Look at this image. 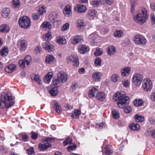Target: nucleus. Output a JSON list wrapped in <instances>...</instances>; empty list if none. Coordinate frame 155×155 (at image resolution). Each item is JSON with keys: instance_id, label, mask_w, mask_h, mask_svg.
<instances>
[{"instance_id": "1", "label": "nucleus", "mask_w": 155, "mask_h": 155, "mask_svg": "<svg viewBox=\"0 0 155 155\" xmlns=\"http://www.w3.org/2000/svg\"><path fill=\"white\" fill-rule=\"evenodd\" d=\"M113 99L115 101H118L117 104L120 108H123L130 101L129 97L126 96L125 92L123 91L116 92L113 96Z\"/></svg>"}, {"instance_id": "2", "label": "nucleus", "mask_w": 155, "mask_h": 155, "mask_svg": "<svg viewBox=\"0 0 155 155\" xmlns=\"http://www.w3.org/2000/svg\"><path fill=\"white\" fill-rule=\"evenodd\" d=\"M0 99V107L2 108H4L5 107L6 108H9L15 103L13 97L9 92L2 95Z\"/></svg>"}, {"instance_id": "3", "label": "nucleus", "mask_w": 155, "mask_h": 155, "mask_svg": "<svg viewBox=\"0 0 155 155\" xmlns=\"http://www.w3.org/2000/svg\"><path fill=\"white\" fill-rule=\"evenodd\" d=\"M148 17L147 10L144 7H141L139 8L138 13L134 16V19L135 22L141 25L146 21Z\"/></svg>"}, {"instance_id": "4", "label": "nucleus", "mask_w": 155, "mask_h": 155, "mask_svg": "<svg viewBox=\"0 0 155 155\" xmlns=\"http://www.w3.org/2000/svg\"><path fill=\"white\" fill-rule=\"evenodd\" d=\"M19 23L20 27L26 29L30 26L31 22L29 17L24 16L20 18L19 19Z\"/></svg>"}, {"instance_id": "5", "label": "nucleus", "mask_w": 155, "mask_h": 155, "mask_svg": "<svg viewBox=\"0 0 155 155\" xmlns=\"http://www.w3.org/2000/svg\"><path fill=\"white\" fill-rule=\"evenodd\" d=\"M133 40L134 43L138 45H144L147 42V40L145 37L139 34L135 35Z\"/></svg>"}, {"instance_id": "6", "label": "nucleus", "mask_w": 155, "mask_h": 155, "mask_svg": "<svg viewBox=\"0 0 155 155\" xmlns=\"http://www.w3.org/2000/svg\"><path fill=\"white\" fill-rule=\"evenodd\" d=\"M142 86L145 91H150L152 88V82L149 78L145 79L143 82Z\"/></svg>"}, {"instance_id": "7", "label": "nucleus", "mask_w": 155, "mask_h": 155, "mask_svg": "<svg viewBox=\"0 0 155 155\" xmlns=\"http://www.w3.org/2000/svg\"><path fill=\"white\" fill-rule=\"evenodd\" d=\"M143 77L140 74H134L132 78V82L134 84L137 86H139L141 84L143 80Z\"/></svg>"}, {"instance_id": "8", "label": "nucleus", "mask_w": 155, "mask_h": 155, "mask_svg": "<svg viewBox=\"0 0 155 155\" xmlns=\"http://www.w3.org/2000/svg\"><path fill=\"white\" fill-rule=\"evenodd\" d=\"M67 61L68 63L73 62L74 66L77 67L79 64L78 57L75 54H72L67 58Z\"/></svg>"}, {"instance_id": "9", "label": "nucleus", "mask_w": 155, "mask_h": 155, "mask_svg": "<svg viewBox=\"0 0 155 155\" xmlns=\"http://www.w3.org/2000/svg\"><path fill=\"white\" fill-rule=\"evenodd\" d=\"M74 9L76 12L82 13L86 11L87 7L83 4H78L74 6Z\"/></svg>"}, {"instance_id": "10", "label": "nucleus", "mask_w": 155, "mask_h": 155, "mask_svg": "<svg viewBox=\"0 0 155 155\" xmlns=\"http://www.w3.org/2000/svg\"><path fill=\"white\" fill-rule=\"evenodd\" d=\"M43 48L45 50H47L50 53L54 50V46L51 45L49 42L46 41L42 44Z\"/></svg>"}, {"instance_id": "11", "label": "nucleus", "mask_w": 155, "mask_h": 155, "mask_svg": "<svg viewBox=\"0 0 155 155\" xmlns=\"http://www.w3.org/2000/svg\"><path fill=\"white\" fill-rule=\"evenodd\" d=\"M131 69L129 67H126L122 68L121 70V72L123 77L128 76L130 74Z\"/></svg>"}, {"instance_id": "12", "label": "nucleus", "mask_w": 155, "mask_h": 155, "mask_svg": "<svg viewBox=\"0 0 155 155\" xmlns=\"http://www.w3.org/2000/svg\"><path fill=\"white\" fill-rule=\"evenodd\" d=\"M63 83L65 82L68 78L67 75L63 72H60L58 74L57 76Z\"/></svg>"}, {"instance_id": "13", "label": "nucleus", "mask_w": 155, "mask_h": 155, "mask_svg": "<svg viewBox=\"0 0 155 155\" xmlns=\"http://www.w3.org/2000/svg\"><path fill=\"white\" fill-rule=\"evenodd\" d=\"M55 59L52 54H48L45 57V61L48 64H52L55 62Z\"/></svg>"}, {"instance_id": "14", "label": "nucleus", "mask_w": 155, "mask_h": 155, "mask_svg": "<svg viewBox=\"0 0 155 155\" xmlns=\"http://www.w3.org/2000/svg\"><path fill=\"white\" fill-rule=\"evenodd\" d=\"M51 146L50 143H40L38 146V149L41 151H43L47 149Z\"/></svg>"}, {"instance_id": "15", "label": "nucleus", "mask_w": 155, "mask_h": 155, "mask_svg": "<svg viewBox=\"0 0 155 155\" xmlns=\"http://www.w3.org/2000/svg\"><path fill=\"white\" fill-rule=\"evenodd\" d=\"M18 46L21 51H25L27 48V44L25 43V41L22 40L18 42Z\"/></svg>"}, {"instance_id": "16", "label": "nucleus", "mask_w": 155, "mask_h": 155, "mask_svg": "<svg viewBox=\"0 0 155 155\" xmlns=\"http://www.w3.org/2000/svg\"><path fill=\"white\" fill-rule=\"evenodd\" d=\"M53 84L54 87H59L62 84V82L58 77H54L52 80Z\"/></svg>"}, {"instance_id": "17", "label": "nucleus", "mask_w": 155, "mask_h": 155, "mask_svg": "<svg viewBox=\"0 0 155 155\" xmlns=\"http://www.w3.org/2000/svg\"><path fill=\"white\" fill-rule=\"evenodd\" d=\"M63 13L65 15L68 16L71 14V7L69 5H67L64 8Z\"/></svg>"}, {"instance_id": "18", "label": "nucleus", "mask_w": 155, "mask_h": 155, "mask_svg": "<svg viewBox=\"0 0 155 155\" xmlns=\"http://www.w3.org/2000/svg\"><path fill=\"white\" fill-rule=\"evenodd\" d=\"M31 78L32 80L35 81L38 84H41V81L40 78V76L39 75L32 74L31 76Z\"/></svg>"}, {"instance_id": "19", "label": "nucleus", "mask_w": 155, "mask_h": 155, "mask_svg": "<svg viewBox=\"0 0 155 155\" xmlns=\"http://www.w3.org/2000/svg\"><path fill=\"white\" fill-rule=\"evenodd\" d=\"M129 127L131 130L137 131L140 129V125L137 124L132 123L129 125Z\"/></svg>"}, {"instance_id": "20", "label": "nucleus", "mask_w": 155, "mask_h": 155, "mask_svg": "<svg viewBox=\"0 0 155 155\" xmlns=\"http://www.w3.org/2000/svg\"><path fill=\"white\" fill-rule=\"evenodd\" d=\"M107 54L109 55H112L116 53V48L113 45H110L107 49Z\"/></svg>"}, {"instance_id": "21", "label": "nucleus", "mask_w": 155, "mask_h": 155, "mask_svg": "<svg viewBox=\"0 0 155 155\" xmlns=\"http://www.w3.org/2000/svg\"><path fill=\"white\" fill-rule=\"evenodd\" d=\"M16 67V66L15 65L13 64H11L6 66L5 69V70L8 73H11L15 70Z\"/></svg>"}, {"instance_id": "22", "label": "nucleus", "mask_w": 155, "mask_h": 155, "mask_svg": "<svg viewBox=\"0 0 155 155\" xmlns=\"http://www.w3.org/2000/svg\"><path fill=\"white\" fill-rule=\"evenodd\" d=\"M89 51V48L88 47L85 45H83L79 47L78 51L81 54H84L88 51Z\"/></svg>"}, {"instance_id": "23", "label": "nucleus", "mask_w": 155, "mask_h": 155, "mask_svg": "<svg viewBox=\"0 0 155 155\" xmlns=\"http://www.w3.org/2000/svg\"><path fill=\"white\" fill-rule=\"evenodd\" d=\"M102 76V73L97 72L93 73L92 75V77L95 81H98L100 80Z\"/></svg>"}, {"instance_id": "24", "label": "nucleus", "mask_w": 155, "mask_h": 155, "mask_svg": "<svg viewBox=\"0 0 155 155\" xmlns=\"http://www.w3.org/2000/svg\"><path fill=\"white\" fill-rule=\"evenodd\" d=\"M98 92V90L96 88L93 87L89 91V96L90 97H96Z\"/></svg>"}, {"instance_id": "25", "label": "nucleus", "mask_w": 155, "mask_h": 155, "mask_svg": "<svg viewBox=\"0 0 155 155\" xmlns=\"http://www.w3.org/2000/svg\"><path fill=\"white\" fill-rule=\"evenodd\" d=\"M97 13L94 9L89 10L87 13V15L89 18L94 19Z\"/></svg>"}, {"instance_id": "26", "label": "nucleus", "mask_w": 155, "mask_h": 155, "mask_svg": "<svg viewBox=\"0 0 155 155\" xmlns=\"http://www.w3.org/2000/svg\"><path fill=\"white\" fill-rule=\"evenodd\" d=\"M78 28L80 30H83L85 27V24L83 20H79L77 21Z\"/></svg>"}, {"instance_id": "27", "label": "nucleus", "mask_w": 155, "mask_h": 155, "mask_svg": "<svg viewBox=\"0 0 155 155\" xmlns=\"http://www.w3.org/2000/svg\"><path fill=\"white\" fill-rule=\"evenodd\" d=\"M10 13V9L8 8H4L2 11V15L4 18L8 17Z\"/></svg>"}, {"instance_id": "28", "label": "nucleus", "mask_w": 155, "mask_h": 155, "mask_svg": "<svg viewBox=\"0 0 155 155\" xmlns=\"http://www.w3.org/2000/svg\"><path fill=\"white\" fill-rule=\"evenodd\" d=\"M96 98L100 101H103L105 99V94L102 92H98L96 96Z\"/></svg>"}, {"instance_id": "29", "label": "nucleus", "mask_w": 155, "mask_h": 155, "mask_svg": "<svg viewBox=\"0 0 155 155\" xmlns=\"http://www.w3.org/2000/svg\"><path fill=\"white\" fill-rule=\"evenodd\" d=\"M9 31V28L6 24L2 25L0 26V32L3 33H7Z\"/></svg>"}, {"instance_id": "30", "label": "nucleus", "mask_w": 155, "mask_h": 155, "mask_svg": "<svg viewBox=\"0 0 155 155\" xmlns=\"http://www.w3.org/2000/svg\"><path fill=\"white\" fill-rule=\"evenodd\" d=\"M82 36L78 35L75 36L72 40V43L74 44H76L82 40Z\"/></svg>"}, {"instance_id": "31", "label": "nucleus", "mask_w": 155, "mask_h": 155, "mask_svg": "<svg viewBox=\"0 0 155 155\" xmlns=\"http://www.w3.org/2000/svg\"><path fill=\"white\" fill-rule=\"evenodd\" d=\"M48 91L51 95L53 96H56L58 92L57 87H55L52 88L51 89H49Z\"/></svg>"}, {"instance_id": "32", "label": "nucleus", "mask_w": 155, "mask_h": 155, "mask_svg": "<svg viewBox=\"0 0 155 155\" xmlns=\"http://www.w3.org/2000/svg\"><path fill=\"white\" fill-rule=\"evenodd\" d=\"M57 42L60 45H63L66 43L65 39L61 36H57L56 37Z\"/></svg>"}, {"instance_id": "33", "label": "nucleus", "mask_w": 155, "mask_h": 155, "mask_svg": "<svg viewBox=\"0 0 155 155\" xmlns=\"http://www.w3.org/2000/svg\"><path fill=\"white\" fill-rule=\"evenodd\" d=\"M53 76L52 72H49L44 78L45 81L47 82H50Z\"/></svg>"}, {"instance_id": "34", "label": "nucleus", "mask_w": 155, "mask_h": 155, "mask_svg": "<svg viewBox=\"0 0 155 155\" xmlns=\"http://www.w3.org/2000/svg\"><path fill=\"white\" fill-rule=\"evenodd\" d=\"M12 6L13 8H19L20 6V2L19 0H12Z\"/></svg>"}, {"instance_id": "35", "label": "nucleus", "mask_w": 155, "mask_h": 155, "mask_svg": "<svg viewBox=\"0 0 155 155\" xmlns=\"http://www.w3.org/2000/svg\"><path fill=\"white\" fill-rule=\"evenodd\" d=\"M134 118L136 122H142L144 119L143 116L139 114L135 115Z\"/></svg>"}, {"instance_id": "36", "label": "nucleus", "mask_w": 155, "mask_h": 155, "mask_svg": "<svg viewBox=\"0 0 155 155\" xmlns=\"http://www.w3.org/2000/svg\"><path fill=\"white\" fill-rule=\"evenodd\" d=\"M80 111L79 110H74V111L73 113H72L71 117L72 118H76L78 119L81 114Z\"/></svg>"}, {"instance_id": "37", "label": "nucleus", "mask_w": 155, "mask_h": 155, "mask_svg": "<svg viewBox=\"0 0 155 155\" xmlns=\"http://www.w3.org/2000/svg\"><path fill=\"white\" fill-rule=\"evenodd\" d=\"M112 117L114 119H117L119 118L120 114L118 110H112Z\"/></svg>"}, {"instance_id": "38", "label": "nucleus", "mask_w": 155, "mask_h": 155, "mask_svg": "<svg viewBox=\"0 0 155 155\" xmlns=\"http://www.w3.org/2000/svg\"><path fill=\"white\" fill-rule=\"evenodd\" d=\"M143 103V101L141 99H135L134 101V105L136 107H139L142 105Z\"/></svg>"}, {"instance_id": "39", "label": "nucleus", "mask_w": 155, "mask_h": 155, "mask_svg": "<svg viewBox=\"0 0 155 155\" xmlns=\"http://www.w3.org/2000/svg\"><path fill=\"white\" fill-rule=\"evenodd\" d=\"M43 28L46 29H50L51 28V25L48 22H44L41 25Z\"/></svg>"}, {"instance_id": "40", "label": "nucleus", "mask_w": 155, "mask_h": 155, "mask_svg": "<svg viewBox=\"0 0 155 155\" xmlns=\"http://www.w3.org/2000/svg\"><path fill=\"white\" fill-rule=\"evenodd\" d=\"M57 18V15L55 12L51 13L49 16V20L51 22H52L54 19Z\"/></svg>"}, {"instance_id": "41", "label": "nucleus", "mask_w": 155, "mask_h": 155, "mask_svg": "<svg viewBox=\"0 0 155 155\" xmlns=\"http://www.w3.org/2000/svg\"><path fill=\"white\" fill-rule=\"evenodd\" d=\"M123 35V32L121 30H116L114 33V36L116 38L121 37Z\"/></svg>"}, {"instance_id": "42", "label": "nucleus", "mask_w": 155, "mask_h": 155, "mask_svg": "<svg viewBox=\"0 0 155 155\" xmlns=\"http://www.w3.org/2000/svg\"><path fill=\"white\" fill-rule=\"evenodd\" d=\"M43 37L45 41H48L50 40L51 39L52 36L51 33L49 32L43 35Z\"/></svg>"}, {"instance_id": "43", "label": "nucleus", "mask_w": 155, "mask_h": 155, "mask_svg": "<svg viewBox=\"0 0 155 155\" xmlns=\"http://www.w3.org/2000/svg\"><path fill=\"white\" fill-rule=\"evenodd\" d=\"M54 105L56 112L58 113H61L62 111V110L61 106L57 103H55L54 104Z\"/></svg>"}, {"instance_id": "44", "label": "nucleus", "mask_w": 155, "mask_h": 155, "mask_svg": "<svg viewBox=\"0 0 155 155\" xmlns=\"http://www.w3.org/2000/svg\"><path fill=\"white\" fill-rule=\"evenodd\" d=\"M8 52V49L7 48L5 47L3 48L0 51V54L1 55L4 57L6 55Z\"/></svg>"}, {"instance_id": "45", "label": "nucleus", "mask_w": 155, "mask_h": 155, "mask_svg": "<svg viewBox=\"0 0 155 155\" xmlns=\"http://www.w3.org/2000/svg\"><path fill=\"white\" fill-rule=\"evenodd\" d=\"M119 78V76L116 74H113L111 76V80L114 82H116L118 81Z\"/></svg>"}, {"instance_id": "46", "label": "nucleus", "mask_w": 155, "mask_h": 155, "mask_svg": "<svg viewBox=\"0 0 155 155\" xmlns=\"http://www.w3.org/2000/svg\"><path fill=\"white\" fill-rule=\"evenodd\" d=\"M103 53V51L100 48H97L96 51L94 52V54L96 56L101 55Z\"/></svg>"}, {"instance_id": "47", "label": "nucleus", "mask_w": 155, "mask_h": 155, "mask_svg": "<svg viewBox=\"0 0 155 155\" xmlns=\"http://www.w3.org/2000/svg\"><path fill=\"white\" fill-rule=\"evenodd\" d=\"M72 139L70 137L66 138L65 141L63 142V144L64 146H67L68 144H70L71 143Z\"/></svg>"}, {"instance_id": "48", "label": "nucleus", "mask_w": 155, "mask_h": 155, "mask_svg": "<svg viewBox=\"0 0 155 155\" xmlns=\"http://www.w3.org/2000/svg\"><path fill=\"white\" fill-rule=\"evenodd\" d=\"M94 64L96 66H101V59L99 58H97L95 59Z\"/></svg>"}, {"instance_id": "49", "label": "nucleus", "mask_w": 155, "mask_h": 155, "mask_svg": "<svg viewBox=\"0 0 155 155\" xmlns=\"http://www.w3.org/2000/svg\"><path fill=\"white\" fill-rule=\"evenodd\" d=\"M25 61L26 63V64L27 65H29L31 61V57L29 55L26 56L25 58Z\"/></svg>"}, {"instance_id": "50", "label": "nucleus", "mask_w": 155, "mask_h": 155, "mask_svg": "<svg viewBox=\"0 0 155 155\" xmlns=\"http://www.w3.org/2000/svg\"><path fill=\"white\" fill-rule=\"evenodd\" d=\"M125 106L123 108H124V111L126 113H129L132 110V108L130 106H128L125 107Z\"/></svg>"}, {"instance_id": "51", "label": "nucleus", "mask_w": 155, "mask_h": 155, "mask_svg": "<svg viewBox=\"0 0 155 155\" xmlns=\"http://www.w3.org/2000/svg\"><path fill=\"white\" fill-rule=\"evenodd\" d=\"M26 151L28 154L29 155H35V152L33 147H31L28 149Z\"/></svg>"}, {"instance_id": "52", "label": "nucleus", "mask_w": 155, "mask_h": 155, "mask_svg": "<svg viewBox=\"0 0 155 155\" xmlns=\"http://www.w3.org/2000/svg\"><path fill=\"white\" fill-rule=\"evenodd\" d=\"M90 4L94 7H97L98 6H99L100 5V2L99 0H94L91 2H90Z\"/></svg>"}, {"instance_id": "53", "label": "nucleus", "mask_w": 155, "mask_h": 155, "mask_svg": "<svg viewBox=\"0 0 155 155\" xmlns=\"http://www.w3.org/2000/svg\"><path fill=\"white\" fill-rule=\"evenodd\" d=\"M55 140L54 138H52V137H46L44 140V142H46L47 143H50L51 142H54Z\"/></svg>"}, {"instance_id": "54", "label": "nucleus", "mask_w": 155, "mask_h": 155, "mask_svg": "<svg viewBox=\"0 0 155 155\" xmlns=\"http://www.w3.org/2000/svg\"><path fill=\"white\" fill-rule=\"evenodd\" d=\"M111 147V146L109 145L106 147L105 152L107 155H110L112 153V150L110 149Z\"/></svg>"}, {"instance_id": "55", "label": "nucleus", "mask_w": 155, "mask_h": 155, "mask_svg": "<svg viewBox=\"0 0 155 155\" xmlns=\"http://www.w3.org/2000/svg\"><path fill=\"white\" fill-rule=\"evenodd\" d=\"M69 24L68 23L65 24L62 26L61 30L63 31H66L69 28Z\"/></svg>"}, {"instance_id": "56", "label": "nucleus", "mask_w": 155, "mask_h": 155, "mask_svg": "<svg viewBox=\"0 0 155 155\" xmlns=\"http://www.w3.org/2000/svg\"><path fill=\"white\" fill-rule=\"evenodd\" d=\"M78 85L77 83L74 82L71 85L70 89L73 91H75L78 88Z\"/></svg>"}, {"instance_id": "57", "label": "nucleus", "mask_w": 155, "mask_h": 155, "mask_svg": "<svg viewBox=\"0 0 155 155\" xmlns=\"http://www.w3.org/2000/svg\"><path fill=\"white\" fill-rule=\"evenodd\" d=\"M25 61L21 60L19 61L18 64L21 68L23 69L25 67Z\"/></svg>"}, {"instance_id": "58", "label": "nucleus", "mask_w": 155, "mask_h": 155, "mask_svg": "<svg viewBox=\"0 0 155 155\" xmlns=\"http://www.w3.org/2000/svg\"><path fill=\"white\" fill-rule=\"evenodd\" d=\"M77 147L76 145L74 144L72 146H68L67 148V150L69 152H71L74 150Z\"/></svg>"}, {"instance_id": "59", "label": "nucleus", "mask_w": 155, "mask_h": 155, "mask_svg": "<svg viewBox=\"0 0 155 155\" xmlns=\"http://www.w3.org/2000/svg\"><path fill=\"white\" fill-rule=\"evenodd\" d=\"M45 8L43 6L40 7L38 9V12L41 15H43L45 12Z\"/></svg>"}, {"instance_id": "60", "label": "nucleus", "mask_w": 155, "mask_h": 155, "mask_svg": "<svg viewBox=\"0 0 155 155\" xmlns=\"http://www.w3.org/2000/svg\"><path fill=\"white\" fill-rule=\"evenodd\" d=\"M151 21L153 25L155 24V17L154 14H151L150 15Z\"/></svg>"}, {"instance_id": "61", "label": "nucleus", "mask_w": 155, "mask_h": 155, "mask_svg": "<svg viewBox=\"0 0 155 155\" xmlns=\"http://www.w3.org/2000/svg\"><path fill=\"white\" fill-rule=\"evenodd\" d=\"M38 134L36 133L32 132L31 133V137L34 140L36 139L37 138Z\"/></svg>"}, {"instance_id": "62", "label": "nucleus", "mask_w": 155, "mask_h": 155, "mask_svg": "<svg viewBox=\"0 0 155 155\" xmlns=\"http://www.w3.org/2000/svg\"><path fill=\"white\" fill-rule=\"evenodd\" d=\"M122 84L125 87H127L129 85L128 81L127 80H125L122 81Z\"/></svg>"}, {"instance_id": "63", "label": "nucleus", "mask_w": 155, "mask_h": 155, "mask_svg": "<svg viewBox=\"0 0 155 155\" xmlns=\"http://www.w3.org/2000/svg\"><path fill=\"white\" fill-rule=\"evenodd\" d=\"M40 17V15L38 13H35L34 14L32 15V17L33 19L34 20H38Z\"/></svg>"}, {"instance_id": "64", "label": "nucleus", "mask_w": 155, "mask_h": 155, "mask_svg": "<svg viewBox=\"0 0 155 155\" xmlns=\"http://www.w3.org/2000/svg\"><path fill=\"white\" fill-rule=\"evenodd\" d=\"M131 5L134 6L138 4V1L137 0H131L130 1Z\"/></svg>"}]
</instances>
